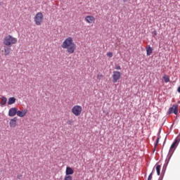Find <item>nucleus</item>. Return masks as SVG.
I'll return each instance as SVG.
<instances>
[{
  "mask_svg": "<svg viewBox=\"0 0 180 180\" xmlns=\"http://www.w3.org/2000/svg\"><path fill=\"white\" fill-rule=\"evenodd\" d=\"M63 180H72V176L65 175Z\"/></svg>",
  "mask_w": 180,
  "mask_h": 180,
  "instance_id": "20",
  "label": "nucleus"
},
{
  "mask_svg": "<svg viewBox=\"0 0 180 180\" xmlns=\"http://www.w3.org/2000/svg\"><path fill=\"white\" fill-rule=\"evenodd\" d=\"M2 5V3H0V6Z\"/></svg>",
  "mask_w": 180,
  "mask_h": 180,
  "instance_id": "29",
  "label": "nucleus"
},
{
  "mask_svg": "<svg viewBox=\"0 0 180 180\" xmlns=\"http://www.w3.org/2000/svg\"><path fill=\"white\" fill-rule=\"evenodd\" d=\"M178 92L180 93V86L178 88Z\"/></svg>",
  "mask_w": 180,
  "mask_h": 180,
  "instance_id": "27",
  "label": "nucleus"
},
{
  "mask_svg": "<svg viewBox=\"0 0 180 180\" xmlns=\"http://www.w3.org/2000/svg\"><path fill=\"white\" fill-rule=\"evenodd\" d=\"M16 115H18V108H10V110H8V116H10V117H13V116H16Z\"/></svg>",
  "mask_w": 180,
  "mask_h": 180,
  "instance_id": "8",
  "label": "nucleus"
},
{
  "mask_svg": "<svg viewBox=\"0 0 180 180\" xmlns=\"http://www.w3.org/2000/svg\"><path fill=\"white\" fill-rule=\"evenodd\" d=\"M152 33L154 36H157V32L155 30H154Z\"/></svg>",
  "mask_w": 180,
  "mask_h": 180,
  "instance_id": "26",
  "label": "nucleus"
},
{
  "mask_svg": "<svg viewBox=\"0 0 180 180\" xmlns=\"http://www.w3.org/2000/svg\"><path fill=\"white\" fill-rule=\"evenodd\" d=\"M44 19V15H43V13H41V12L37 13L35 15L34 18L35 25H37V26H40V25H41V23H43Z\"/></svg>",
  "mask_w": 180,
  "mask_h": 180,
  "instance_id": "3",
  "label": "nucleus"
},
{
  "mask_svg": "<svg viewBox=\"0 0 180 180\" xmlns=\"http://www.w3.org/2000/svg\"><path fill=\"white\" fill-rule=\"evenodd\" d=\"M163 79L165 82H169V77L167 75L163 76Z\"/></svg>",
  "mask_w": 180,
  "mask_h": 180,
  "instance_id": "17",
  "label": "nucleus"
},
{
  "mask_svg": "<svg viewBox=\"0 0 180 180\" xmlns=\"http://www.w3.org/2000/svg\"><path fill=\"white\" fill-rule=\"evenodd\" d=\"M177 141H177L176 139H175L174 142L172 144V146H171V147H170V151H171V150H172L173 148H175V146H176Z\"/></svg>",
  "mask_w": 180,
  "mask_h": 180,
  "instance_id": "19",
  "label": "nucleus"
},
{
  "mask_svg": "<svg viewBox=\"0 0 180 180\" xmlns=\"http://www.w3.org/2000/svg\"><path fill=\"white\" fill-rule=\"evenodd\" d=\"M158 143H160V138H158V139H156L155 146H158Z\"/></svg>",
  "mask_w": 180,
  "mask_h": 180,
  "instance_id": "24",
  "label": "nucleus"
},
{
  "mask_svg": "<svg viewBox=\"0 0 180 180\" xmlns=\"http://www.w3.org/2000/svg\"><path fill=\"white\" fill-rule=\"evenodd\" d=\"M168 113L169 115H171L172 113H174V115H178V105H174L172 107L169 108Z\"/></svg>",
  "mask_w": 180,
  "mask_h": 180,
  "instance_id": "7",
  "label": "nucleus"
},
{
  "mask_svg": "<svg viewBox=\"0 0 180 180\" xmlns=\"http://www.w3.org/2000/svg\"><path fill=\"white\" fill-rule=\"evenodd\" d=\"M72 123H74V120H69L68 121H67V124H69L70 126H71Z\"/></svg>",
  "mask_w": 180,
  "mask_h": 180,
  "instance_id": "22",
  "label": "nucleus"
},
{
  "mask_svg": "<svg viewBox=\"0 0 180 180\" xmlns=\"http://www.w3.org/2000/svg\"><path fill=\"white\" fill-rule=\"evenodd\" d=\"M18 43V39L13 37L12 35H7L3 39V44L4 46H7L8 47H12L13 44H16Z\"/></svg>",
  "mask_w": 180,
  "mask_h": 180,
  "instance_id": "2",
  "label": "nucleus"
},
{
  "mask_svg": "<svg viewBox=\"0 0 180 180\" xmlns=\"http://www.w3.org/2000/svg\"><path fill=\"white\" fill-rule=\"evenodd\" d=\"M74 174V169L70 167H66L65 174L66 176H71Z\"/></svg>",
  "mask_w": 180,
  "mask_h": 180,
  "instance_id": "12",
  "label": "nucleus"
},
{
  "mask_svg": "<svg viewBox=\"0 0 180 180\" xmlns=\"http://www.w3.org/2000/svg\"><path fill=\"white\" fill-rule=\"evenodd\" d=\"M103 79V75H102L101 73H98L97 75V79H98V81H101V79Z\"/></svg>",
  "mask_w": 180,
  "mask_h": 180,
  "instance_id": "18",
  "label": "nucleus"
},
{
  "mask_svg": "<svg viewBox=\"0 0 180 180\" xmlns=\"http://www.w3.org/2000/svg\"><path fill=\"white\" fill-rule=\"evenodd\" d=\"M11 51H12V49L11 48V46L4 45V49L1 51V53H4V55L6 56H10Z\"/></svg>",
  "mask_w": 180,
  "mask_h": 180,
  "instance_id": "6",
  "label": "nucleus"
},
{
  "mask_svg": "<svg viewBox=\"0 0 180 180\" xmlns=\"http://www.w3.org/2000/svg\"><path fill=\"white\" fill-rule=\"evenodd\" d=\"M115 70H122V68L119 65H115Z\"/></svg>",
  "mask_w": 180,
  "mask_h": 180,
  "instance_id": "23",
  "label": "nucleus"
},
{
  "mask_svg": "<svg viewBox=\"0 0 180 180\" xmlns=\"http://www.w3.org/2000/svg\"><path fill=\"white\" fill-rule=\"evenodd\" d=\"M16 102V98L15 97H10L8 101V105H13V103H15Z\"/></svg>",
  "mask_w": 180,
  "mask_h": 180,
  "instance_id": "14",
  "label": "nucleus"
},
{
  "mask_svg": "<svg viewBox=\"0 0 180 180\" xmlns=\"http://www.w3.org/2000/svg\"><path fill=\"white\" fill-rule=\"evenodd\" d=\"M151 179H153V173H150L148 178V180H151Z\"/></svg>",
  "mask_w": 180,
  "mask_h": 180,
  "instance_id": "25",
  "label": "nucleus"
},
{
  "mask_svg": "<svg viewBox=\"0 0 180 180\" xmlns=\"http://www.w3.org/2000/svg\"><path fill=\"white\" fill-rule=\"evenodd\" d=\"M61 47L66 50L68 54H74L75 53V49H77V45L74 42L72 37H68L63 41Z\"/></svg>",
  "mask_w": 180,
  "mask_h": 180,
  "instance_id": "1",
  "label": "nucleus"
},
{
  "mask_svg": "<svg viewBox=\"0 0 180 180\" xmlns=\"http://www.w3.org/2000/svg\"><path fill=\"white\" fill-rule=\"evenodd\" d=\"M71 112L75 116H81V113H82V106L78 105H74L72 108Z\"/></svg>",
  "mask_w": 180,
  "mask_h": 180,
  "instance_id": "4",
  "label": "nucleus"
},
{
  "mask_svg": "<svg viewBox=\"0 0 180 180\" xmlns=\"http://www.w3.org/2000/svg\"><path fill=\"white\" fill-rule=\"evenodd\" d=\"M112 78V82L116 84V82H117V81L122 78V73L119 71H113Z\"/></svg>",
  "mask_w": 180,
  "mask_h": 180,
  "instance_id": "5",
  "label": "nucleus"
},
{
  "mask_svg": "<svg viewBox=\"0 0 180 180\" xmlns=\"http://www.w3.org/2000/svg\"><path fill=\"white\" fill-rule=\"evenodd\" d=\"M6 102H8V98L5 96H1V103L0 105L2 107L5 106L6 105Z\"/></svg>",
  "mask_w": 180,
  "mask_h": 180,
  "instance_id": "13",
  "label": "nucleus"
},
{
  "mask_svg": "<svg viewBox=\"0 0 180 180\" xmlns=\"http://www.w3.org/2000/svg\"><path fill=\"white\" fill-rule=\"evenodd\" d=\"M26 115H27V109L17 110V116H18V117H25Z\"/></svg>",
  "mask_w": 180,
  "mask_h": 180,
  "instance_id": "10",
  "label": "nucleus"
},
{
  "mask_svg": "<svg viewBox=\"0 0 180 180\" xmlns=\"http://www.w3.org/2000/svg\"><path fill=\"white\" fill-rule=\"evenodd\" d=\"M17 123H18V117H15L14 118L11 119L9 122L10 127H12V128L16 127Z\"/></svg>",
  "mask_w": 180,
  "mask_h": 180,
  "instance_id": "11",
  "label": "nucleus"
},
{
  "mask_svg": "<svg viewBox=\"0 0 180 180\" xmlns=\"http://www.w3.org/2000/svg\"><path fill=\"white\" fill-rule=\"evenodd\" d=\"M84 20L86 22V23H95V17H94V15H86L84 18Z\"/></svg>",
  "mask_w": 180,
  "mask_h": 180,
  "instance_id": "9",
  "label": "nucleus"
},
{
  "mask_svg": "<svg viewBox=\"0 0 180 180\" xmlns=\"http://www.w3.org/2000/svg\"><path fill=\"white\" fill-rule=\"evenodd\" d=\"M129 0H123V2H127Z\"/></svg>",
  "mask_w": 180,
  "mask_h": 180,
  "instance_id": "28",
  "label": "nucleus"
},
{
  "mask_svg": "<svg viewBox=\"0 0 180 180\" xmlns=\"http://www.w3.org/2000/svg\"><path fill=\"white\" fill-rule=\"evenodd\" d=\"M160 171H161V165H156V172L158 175H160Z\"/></svg>",
  "mask_w": 180,
  "mask_h": 180,
  "instance_id": "16",
  "label": "nucleus"
},
{
  "mask_svg": "<svg viewBox=\"0 0 180 180\" xmlns=\"http://www.w3.org/2000/svg\"><path fill=\"white\" fill-rule=\"evenodd\" d=\"M153 49L151 48L150 45L148 46V47H146V55L151 56V54H153Z\"/></svg>",
  "mask_w": 180,
  "mask_h": 180,
  "instance_id": "15",
  "label": "nucleus"
},
{
  "mask_svg": "<svg viewBox=\"0 0 180 180\" xmlns=\"http://www.w3.org/2000/svg\"><path fill=\"white\" fill-rule=\"evenodd\" d=\"M107 56L109 57V58H112V57H113V53L108 52L107 53Z\"/></svg>",
  "mask_w": 180,
  "mask_h": 180,
  "instance_id": "21",
  "label": "nucleus"
}]
</instances>
